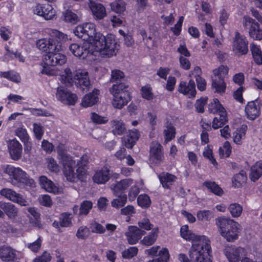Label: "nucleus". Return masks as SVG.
I'll return each instance as SVG.
<instances>
[{"instance_id": "f257e3e1", "label": "nucleus", "mask_w": 262, "mask_h": 262, "mask_svg": "<svg viewBox=\"0 0 262 262\" xmlns=\"http://www.w3.org/2000/svg\"><path fill=\"white\" fill-rule=\"evenodd\" d=\"M84 25L85 41L94 43L96 50L103 55L110 57L116 54L119 45L114 35L110 34L105 36L97 33L95 26L92 23H85Z\"/></svg>"}, {"instance_id": "f03ea898", "label": "nucleus", "mask_w": 262, "mask_h": 262, "mask_svg": "<svg viewBox=\"0 0 262 262\" xmlns=\"http://www.w3.org/2000/svg\"><path fill=\"white\" fill-rule=\"evenodd\" d=\"M57 38H50L48 40L40 39L36 43L40 50L47 52L43 61L46 66L62 65L67 61L66 56L60 53L62 50L61 42Z\"/></svg>"}, {"instance_id": "7ed1b4c3", "label": "nucleus", "mask_w": 262, "mask_h": 262, "mask_svg": "<svg viewBox=\"0 0 262 262\" xmlns=\"http://www.w3.org/2000/svg\"><path fill=\"white\" fill-rule=\"evenodd\" d=\"M61 80L67 86H70L75 83L83 93L88 91L91 86L88 72L81 69L76 70L73 73L69 68H67L61 76Z\"/></svg>"}, {"instance_id": "20e7f679", "label": "nucleus", "mask_w": 262, "mask_h": 262, "mask_svg": "<svg viewBox=\"0 0 262 262\" xmlns=\"http://www.w3.org/2000/svg\"><path fill=\"white\" fill-rule=\"evenodd\" d=\"M192 244L189 251V256L192 262H211L212 252L210 241L207 237Z\"/></svg>"}, {"instance_id": "39448f33", "label": "nucleus", "mask_w": 262, "mask_h": 262, "mask_svg": "<svg viewBox=\"0 0 262 262\" xmlns=\"http://www.w3.org/2000/svg\"><path fill=\"white\" fill-rule=\"evenodd\" d=\"M216 225L221 235L228 242L238 238L239 225L230 217H220L216 219Z\"/></svg>"}, {"instance_id": "423d86ee", "label": "nucleus", "mask_w": 262, "mask_h": 262, "mask_svg": "<svg viewBox=\"0 0 262 262\" xmlns=\"http://www.w3.org/2000/svg\"><path fill=\"white\" fill-rule=\"evenodd\" d=\"M128 88V85L124 83H120L118 84H113L110 89V92L114 97L112 104L115 108L121 109L130 100Z\"/></svg>"}, {"instance_id": "0eeeda50", "label": "nucleus", "mask_w": 262, "mask_h": 262, "mask_svg": "<svg viewBox=\"0 0 262 262\" xmlns=\"http://www.w3.org/2000/svg\"><path fill=\"white\" fill-rule=\"evenodd\" d=\"M57 151L58 159L62 163L63 173L67 180L72 182H74L76 179V173L74 172L75 161L72 157L66 153L62 145L57 147Z\"/></svg>"}, {"instance_id": "6e6552de", "label": "nucleus", "mask_w": 262, "mask_h": 262, "mask_svg": "<svg viewBox=\"0 0 262 262\" xmlns=\"http://www.w3.org/2000/svg\"><path fill=\"white\" fill-rule=\"evenodd\" d=\"M5 172L9 176L10 182L13 185L21 187L31 185L33 180L29 178L28 174L19 168L7 166Z\"/></svg>"}, {"instance_id": "1a4fd4ad", "label": "nucleus", "mask_w": 262, "mask_h": 262, "mask_svg": "<svg viewBox=\"0 0 262 262\" xmlns=\"http://www.w3.org/2000/svg\"><path fill=\"white\" fill-rule=\"evenodd\" d=\"M228 73V67L223 65L213 70L211 88L214 93L222 94L225 92L226 84L224 81V77Z\"/></svg>"}, {"instance_id": "9d476101", "label": "nucleus", "mask_w": 262, "mask_h": 262, "mask_svg": "<svg viewBox=\"0 0 262 262\" xmlns=\"http://www.w3.org/2000/svg\"><path fill=\"white\" fill-rule=\"evenodd\" d=\"M244 26H249V33L253 39L262 40V30L259 28V24L249 16L244 17Z\"/></svg>"}, {"instance_id": "9b49d317", "label": "nucleus", "mask_w": 262, "mask_h": 262, "mask_svg": "<svg viewBox=\"0 0 262 262\" xmlns=\"http://www.w3.org/2000/svg\"><path fill=\"white\" fill-rule=\"evenodd\" d=\"M149 158L150 161L160 165L164 159L162 146L157 141H153L150 146Z\"/></svg>"}, {"instance_id": "f8f14e48", "label": "nucleus", "mask_w": 262, "mask_h": 262, "mask_svg": "<svg viewBox=\"0 0 262 262\" xmlns=\"http://www.w3.org/2000/svg\"><path fill=\"white\" fill-rule=\"evenodd\" d=\"M7 145L11 158L15 161L20 159L23 152L21 144L16 139H13L7 141Z\"/></svg>"}, {"instance_id": "ddd939ff", "label": "nucleus", "mask_w": 262, "mask_h": 262, "mask_svg": "<svg viewBox=\"0 0 262 262\" xmlns=\"http://www.w3.org/2000/svg\"><path fill=\"white\" fill-rule=\"evenodd\" d=\"M56 95L58 100L68 105H74L77 100L76 94L71 93L62 87L57 88Z\"/></svg>"}, {"instance_id": "4468645a", "label": "nucleus", "mask_w": 262, "mask_h": 262, "mask_svg": "<svg viewBox=\"0 0 262 262\" xmlns=\"http://www.w3.org/2000/svg\"><path fill=\"white\" fill-rule=\"evenodd\" d=\"M248 41L246 37L236 32L233 43V50L240 55H245L248 51Z\"/></svg>"}, {"instance_id": "2eb2a0df", "label": "nucleus", "mask_w": 262, "mask_h": 262, "mask_svg": "<svg viewBox=\"0 0 262 262\" xmlns=\"http://www.w3.org/2000/svg\"><path fill=\"white\" fill-rule=\"evenodd\" d=\"M178 92L189 98H193L196 95L195 84L194 80L190 79L188 83L181 81L178 86Z\"/></svg>"}, {"instance_id": "dca6fc26", "label": "nucleus", "mask_w": 262, "mask_h": 262, "mask_svg": "<svg viewBox=\"0 0 262 262\" xmlns=\"http://www.w3.org/2000/svg\"><path fill=\"white\" fill-rule=\"evenodd\" d=\"M145 234V232L137 226L128 227V231L125 233L128 243L130 245L135 244Z\"/></svg>"}, {"instance_id": "f3484780", "label": "nucleus", "mask_w": 262, "mask_h": 262, "mask_svg": "<svg viewBox=\"0 0 262 262\" xmlns=\"http://www.w3.org/2000/svg\"><path fill=\"white\" fill-rule=\"evenodd\" d=\"M262 105L257 100L249 102L245 107V112L247 118L253 120L260 115V107Z\"/></svg>"}, {"instance_id": "a211bd4d", "label": "nucleus", "mask_w": 262, "mask_h": 262, "mask_svg": "<svg viewBox=\"0 0 262 262\" xmlns=\"http://www.w3.org/2000/svg\"><path fill=\"white\" fill-rule=\"evenodd\" d=\"M89 159L87 155H83L77 162L78 168L76 170V177L81 181H83L87 174V165Z\"/></svg>"}, {"instance_id": "6ab92c4d", "label": "nucleus", "mask_w": 262, "mask_h": 262, "mask_svg": "<svg viewBox=\"0 0 262 262\" xmlns=\"http://www.w3.org/2000/svg\"><path fill=\"white\" fill-rule=\"evenodd\" d=\"M89 7L96 20H101L106 15L105 8L101 4L91 1Z\"/></svg>"}, {"instance_id": "aec40b11", "label": "nucleus", "mask_w": 262, "mask_h": 262, "mask_svg": "<svg viewBox=\"0 0 262 262\" xmlns=\"http://www.w3.org/2000/svg\"><path fill=\"white\" fill-rule=\"evenodd\" d=\"M0 258L4 261L13 262L16 260V251L9 246H2Z\"/></svg>"}, {"instance_id": "412c9836", "label": "nucleus", "mask_w": 262, "mask_h": 262, "mask_svg": "<svg viewBox=\"0 0 262 262\" xmlns=\"http://www.w3.org/2000/svg\"><path fill=\"white\" fill-rule=\"evenodd\" d=\"M245 255V250L241 247H233L226 252V255L230 262H239L241 257Z\"/></svg>"}, {"instance_id": "4be33fe9", "label": "nucleus", "mask_w": 262, "mask_h": 262, "mask_svg": "<svg viewBox=\"0 0 262 262\" xmlns=\"http://www.w3.org/2000/svg\"><path fill=\"white\" fill-rule=\"evenodd\" d=\"M158 178L162 186L165 189H171V186L177 179L176 176L166 172L160 173Z\"/></svg>"}, {"instance_id": "5701e85b", "label": "nucleus", "mask_w": 262, "mask_h": 262, "mask_svg": "<svg viewBox=\"0 0 262 262\" xmlns=\"http://www.w3.org/2000/svg\"><path fill=\"white\" fill-rule=\"evenodd\" d=\"M69 50L75 56L85 58L90 54L89 48L86 46H81L77 43H72L69 46Z\"/></svg>"}, {"instance_id": "b1692460", "label": "nucleus", "mask_w": 262, "mask_h": 262, "mask_svg": "<svg viewBox=\"0 0 262 262\" xmlns=\"http://www.w3.org/2000/svg\"><path fill=\"white\" fill-rule=\"evenodd\" d=\"M99 91L95 89L92 92L86 94L82 98L81 105L85 107L94 105L98 101Z\"/></svg>"}, {"instance_id": "393cba45", "label": "nucleus", "mask_w": 262, "mask_h": 262, "mask_svg": "<svg viewBox=\"0 0 262 262\" xmlns=\"http://www.w3.org/2000/svg\"><path fill=\"white\" fill-rule=\"evenodd\" d=\"M110 179V170L104 167L101 170L96 172L93 177L94 182L97 184H104Z\"/></svg>"}, {"instance_id": "a878e982", "label": "nucleus", "mask_w": 262, "mask_h": 262, "mask_svg": "<svg viewBox=\"0 0 262 262\" xmlns=\"http://www.w3.org/2000/svg\"><path fill=\"white\" fill-rule=\"evenodd\" d=\"M133 184V180L129 179H124L112 185L114 194L125 193L124 190L127 189Z\"/></svg>"}, {"instance_id": "bb28decb", "label": "nucleus", "mask_w": 262, "mask_h": 262, "mask_svg": "<svg viewBox=\"0 0 262 262\" xmlns=\"http://www.w3.org/2000/svg\"><path fill=\"white\" fill-rule=\"evenodd\" d=\"M180 232L183 238L186 240H192L193 243L199 242L203 239L202 237H206L205 236H199L191 233L190 231L188 230V226L187 225L182 226L181 228Z\"/></svg>"}, {"instance_id": "cd10ccee", "label": "nucleus", "mask_w": 262, "mask_h": 262, "mask_svg": "<svg viewBox=\"0 0 262 262\" xmlns=\"http://www.w3.org/2000/svg\"><path fill=\"white\" fill-rule=\"evenodd\" d=\"M112 131L115 135H121L126 130L125 125L121 120L114 119L110 122Z\"/></svg>"}, {"instance_id": "c85d7f7f", "label": "nucleus", "mask_w": 262, "mask_h": 262, "mask_svg": "<svg viewBox=\"0 0 262 262\" xmlns=\"http://www.w3.org/2000/svg\"><path fill=\"white\" fill-rule=\"evenodd\" d=\"M3 212L9 219H14L18 215V209L14 205L10 203L4 202Z\"/></svg>"}, {"instance_id": "c756f323", "label": "nucleus", "mask_w": 262, "mask_h": 262, "mask_svg": "<svg viewBox=\"0 0 262 262\" xmlns=\"http://www.w3.org/2000/svg\"><path fill=\"white\" fill-rule=\"evenodd\" d=\"M262 176V161L257 162L251 168L250 178L253 182L257 181Z\"/></svg>"}, {"instance_id": "7c9ffc66", "label": "nucleus", "mask_w": 262, "mask_h": 262, "mask_svg": "<svg viewBox=\"0 0 262 262\" xmlns=\"http://www.w3.org/2000/svg\"><path fill=\"white\" fill-rule=\"evenodd\" d=\"M39 184L41 188L45 189L47 191L50 192H55L57 188L53 182L48 179L46 176H40L39 178Z\"/></svg>"}, {"instance_id": "2f4dec72", "label": "nucleus", "mask_w": 262, "mask_h": 262, "mask_svg": "<svg viewBox=\"0 0 262 262\" xmlns=\"http://www.w3.org/2000/svg\"><path fill=\"white\" fill-rule=\"evenodd\" d=\"M116 198L111 202L113 208L119 209L123 207L127 203V197L125 193L114 194Z\"/></svg>"}, {"instance_id": "473e14b6", "label": "nucleus", "mask_w": 262, "mask_h": 262, "mask_svg": "<svg viewBox=\"0 0 262 262\" xmlns=\"http://www.w3.org/2000/svg\"><path fill=\"white\" fill-rule=\"evenodd\" d=\"M219 113V116L215 117L212 121V127L214 129L222 127L228 121L226 111Z\"/></svg>"}, {"instance_id": "72a5a7b5", "label": "nucleus", "mask_w": 262, "mask_h": 262, "mask_svg": "<svg viewBox=\"0 0 262 262\" xmlns=\"http://www.w3.org/2000/svg\"><path fill=\"white\" fill-rule=\"evenodd\" d=\"M203 185L205 186L210 192L217 195L221 196L224 193L223 189L215 182L205 181L203 183Z\"/></svg>"}, {"instance_id": "f704fd0d", "label": "nucleus", "mask_w": 262, "mask_h": 262, "mask_svg": "<svg viewBox=\"0 0 262 262\" xmlns=\"http://www.w3.org/2000/svg\"><path fill=\"white\" fill-rule=\"evenodd\" d=\"M247 179L246 172L244 170H241L235 174L232 179V183L235 187L239 188L244 184Z\"/></svg>"}, {"instance_id": "c9c22d12", "label": "nucleus", "mask_w": 262, "mask_h": 262, "mask_svg": "<svg viewBox=\"0 0 262 262\" xmlns=\"http://www.w3.org/2000/svg\"><path fill=\"white\" fill-rule=\"evenodd\" d=\"M247 129V126L246 125H242L240 128L236 129L233 133V141L236 144H241V140L245 138Z\"/></svg>"}, {"instance_id": "e433bc0d", "label": "nucleus", "mask_w": 262, "mask_h": 262, "mask_svg": "<svg viewBox=\"0 0 262 262\" xmlns=\"http://www.w3.org/2000/svg\"><path fill=\"white\" fill-rule=\"evenodd\" d=\"M158 228L154 229L149 234L145 236L141 241L142 244L147 246L153 245L157 240L158 237Z\"/></svg>"}, {"instance_id": "4c0bfd02", "label": "nucleus", "mask_w": 262, "mask_h": 262, "mask_svg": "<svg viewBox=\"0 0 262 262\" xmlns=\"http://www.w3.org/2000/svg\"><path fill=\"white\" fill-rule=\"evenodd\" d=\"M208 110L210 113L215 114L225 111L217 99H214L213 101L208 105Z\"/></svg>"}, {"instance_id": "58836bf2", "label": "nucleus", "mask_w": 262, "mask_h": 262, "mask_svg": "<svg viewBox=\"0 0 262 262\" xmlns=\"http://www.w3.org/2000/svg\"><path fill=\"white\" fill-rule=\"evenodd\" d=\"M111 9L115 13L121 14L125 10V4L122 0H118L111 4Z\"/></svg>"}, {"instance_id": "ea45409f", "label": "nucleus", "mask_w": 262, "mask_h": 262, "mask_svg": "<svg viewBox=\"0 0 262 262\" xmlns=\"http://www.w3.org/2000/svg\"><path fill=\"white\" fill-rule=\"evenodd\" d=\"M231 215L233 217H239L243 211V207L238 203L231 204L228 208Z\"/></svg>"}, {"instance_id": "a19ab883", "label": "nucleus", "mask_w": 262, "mask_h": 262, "mask_svg": "<svg viewBox=\"0 0 262 262\" xmlns=\"http://www.w3.org/2000/svg\"><path fill=\"white\" fill-rule=\"evenodd\" d=\"M63 20L66 22L72 24H75L79 21V19L77 14L69 10H67L63 13Z\"/></svg>"}, {"instance_id": "79ce46f5", "label": "nucleus", "mask_w": 262, "mask_h": 262, "mask_svg": "<svg viewBox=\"0 0 262 262\" xmlns=\"http://www.w3.org/2000/svg\"><path fill=\"white\" fill-rule=\"evenodd\" d=\"M124 79V73L119 70H113L112 72L111 81L115 82V84H118L122 83V81Z\"/></svg>"}, {"instance_id": "37998d69", "label": "nucleus", "mask_w": 262, "mask_h": 262, "mask_svg": "<svg viewBox=\"0 0 262 262\" xmlns=\"http://www.w3.org/2000/svg\"><path fill=\"white\" fill-rule=\"evenodd\" d=\"M159 257L149 260L148 262H167L169 258L168 250L166 248H163L159 252Z\"/></svg>"}, {"instance_id": "c03bdc74", "label": "nucleus", "mask_w": 262, "mask_h": 262, "mask_svg": "<svg viewBox=\"0 0 262 262\" xmlns=\"http://www.w3.org/2000/svg\"><path fill=\"white\" fill-rule=\"evenodd\" d=\"M56 15L55 10L51 5H48L43 7L42 17L46 20L52 19Z\"/></svg>"}, {"instance_id": "a18cd8bd", "label": "nucleus", "mask_w": 262, "mask_h": 262, "mask_svg": "<svg viewBox=\"0 0 262 262\" xmlns=\"http://www.w3.org/2000/svg\"><path fill=\"white\" fill-rule=\"evenodd\" d=\"M165 137V142L167 143L175 137V128L172 126H167L166 128L163 131Z\"/></svg>"}, {"instance_id": "49530a36", "label": "nucleus", "mask_w": 262, "mask_h": 262, "mask_svg": "<svg viewBox=\"0 0 262 262\" xmlns=\"http://www.w3.org/2000/svg\"><path fill=\"white\" fill-rule=\"evenodd\" d=\"M138 205L142 208H148L151 204L149 197L145 194L140 195L137 199Z\"/></svg>"}, {"instance_id": "de8ad7c7", "label": "nucleus", "mask_w": 262, "mask_h": 262, "mask_svg": "<svg viewBox=\"0 0 262 262\" xmlns=\"http://www.w3.org/2000/svg\"><path fill=\"white\" fill-rule=\"evenodd\" d=\"M93 204L90 201L82 202L79 208V215H87L90 210L92 208Z\"/></svg>"}, {"instance_id": "09e8293b", "label": "nucleus", "mask_w": 262, "mask_h": 262, "mask_svg": "<svg viewBox=\"0 0 262 262\" xmlns=\"http://www.w3.org/2000/svg\"><path fill=\"white\" fill-rule=\"evenodd\" d=\"M71 214L67 213H63L59 217L60 226L62 227H67L72 225Z\"/></svg>"}, {"instance_id": "8fccbe9b", "label": "nucleus", "mask_w": 262, "mask_h": 262, "mask_svg": "<svg viewBox=\"0 0 262 262\" xmlns=\"http://www.w3.org/2000/svg\"><path fill=\"white\" fill-rule=\"evenodd\" d=\"M1 75L15 82H19L20 80L19 76L13 71L1 72Z\"/></svg>"}, {"instance_id": "3c124183", "label": "nucleus", "mask_w": 262, "mask_h": 262, "mask_svg": "<svg viewBox=\"0 0 262 262\" xmlns=\"http://www.w3.org/2000/svg\"><path fill=\"white\" fill-rule=\"evenodd\" d=\"M0 193L2 195L12 201H15V198L18 194L12 189L9 188H3L1 190Z\"/></svg>"}, {"instance_id": "603ef678", "label": "nucleus", "mask_w": 262, "mask_h": 262, "mask_svg": "<svg viewBox=\"0 0 262 262\" xmlns=\"http://www.w3.org/2000/svg\"><path fill=\"white\" fill-rule=\"evenodd\" d=\"M90 234L89 229L86 226L79 227L76 233V236L82 239H86Z\"/></svg>"}, {"instance_id": "864d4df0", "label": "nucleus", "mask_w": 262, "mask_h": 262, "mask_svg": "<svg viewBox=\"0 0 262 262\" xmlns=\"http://www.w3.org/2000/svg\"><path fill=\"white\" fill-rule=\"evenodd\" d=\"M91 119L95 124H105L108 121L106 117H102L95 113H92L91 114Z\"/></svg>"}, {"instance_id": "5fc2aeb1", "label": "nucleus", "mask_w": 262, "mask_h": 262, "mask_svg": "<svg viewBox=\"0 0 262 262\" xmlns=\"http://www.w3.org/2000/svg\"><path fill=\"white\" fill-rule=\"evenodd\" d=\"M151 90L152 89L149 85L143 86L141 89L142 97L148 100H152L154 97V95L151 92Z\"/></svg>"}, {"instance_id": "6e6d98bb", "label": "nucleus", "mask_w": 262, "mask_h": 262, "mask_svg": "<svg viewBox=\"0 0 262 262\" xmlns=\"http://www.w3.org/2000/svg\"><path fill=\"white\" fill-rule=\"evenodd\" d=\"M138 249L136 247H132L129 249L125 250L122 253V255L125 258H132L137 254Z\"/></svg>"}, {"instance_id": "4d7b16f0", "label": "nucleus", "mask_w": 262, "mask_h": 262, "mask_svg": "<svg viewBox=\"0 0 262 262\" xmlns=\"http://www.w3.org/2000/svg\"><path fill=\"white\" fill-rule=\"evenodd\" d=\"M33 132L34 133L36 138L38 140H40L44 133L43 127L40 123H33Z\"/></svg>"}, {"instance_id": "13d9d810", "label": "nucleus", "mask_w": 262, "mask_h": 262, "mask_svg": "<svg viewBox=\"0 0 262 262\" xmlns=\"http://www.w3.org/2000/svg\"><path fill=\"white\" fill-rule=\"evenodd\" d=\"M42 240L39 236L36 241L28 244V248L33 252H37L40 249Z\"/></svg>"}, {"instance_id": "bf43d9fd", "label": "nucleus", "mask_w": 262, "mask_h": 262, "mask_svg": "<svg viewBox=\"0 0 262 262\" xmlns=\"http://www.w3.org/2000/svg\"><path fill=\"white\" fill-rule=\"evenodd\" d=\"M15 133L24 143H25L28 140L29 136L26 129L22 127H18L16 129Z\"/></svg>"}, {"instance_id": "052dcab7", "label": "nucleus", "mask_w": 262, "mask_h": 262, "mask_svg": "<svg viewBox=\"0 0 262 262\" xmlns=\"http://www.w3.org/2000/svg\"><path fill=\"white\" fill-rule=\"evenodd\" d=\"M74 33L78 37L85 41V29L84 24L77 26L73 31Z\"/></svg>"}, {"instance_id": "680f3d73", "label": "nucleus", "mask_w": 262, "mask_h": 262, "mask_svg": "<svg viewBox=\"0 0 262 262\" xmlns=\"http://www.w3.org/2000/svg\"><path fill=\"white\" fill-rule=\"evenodd\" d=\"M197 217L199 220L209 221L212 217L211 211L209 210L200 211L197 213Z\"/></svg>"}, {"instance_id": "e2e57ef3", "label": "nucleus", "mask_w": 262, "mask_h": 262, "mask_svg": "<svg viewBox=\"0 0 262 262\" xmlns=\"http://www.w3.org/2000/svg\"><path fill=\"white\" fill-rule=\"evenodd\" d=\"M207 97H202L196 100L195 103L196 110L199 113H203L204 111V106L207 102Z\"/></svg>"}, {"instance_id": "0e129e2a", "label": "nucleus", "mask_w": 262, "mask_h": 262, "mask_svg": "<svg viewBox=\"0 0 262 262\" xmlns=\"http://www.w3.org/2000/svg\"><path fill=\"white\" fill-rule=\"evenodd\" d=\"M138 224L140 228L144 229L146 230H150L154 227V225L150 223L149 220L148 219H143L138 222Z\"/></svg>"}, {"instance_id": "69168bd1", "label": "nucleus", "mask_w": 262, "mask_h": 262, "mask_svg": "<svg viewBox=\"0 0 262 262\" xmlns=\"http://www.w3.org/2000/svg\"><path fill=\"white\" fill-rule=\"evenodd\" d=\"M48 169L53 172H57L59 170L58 165L56 161L53 158H49L47 160Z\"/></svg>"}, {"instance_id": "338daca9", "label": "nucleus", "mask_w": 262, "mask_h": 262, "mask_svg": "<svg viewBox=\"0 0 262 262\" xmlns=\"http://www.w3.org/2000/svg\"><path fill=\"white\" fill-rule=\"evenodd\" d=\"M39 201L41 205L46 207H50L52 205V202L49 195H42L39 198Z\"/></svg>"}, {"instance_id": "774afa93", "label": "nucleus", "mask_w": 262, "mask_h": 262, "mask_svg": "<svg viewBox=\"0 0 262 262\" xmlns=\"http://www.w3.org/2000/svg\"><path fill=\"white\" fill-rule=\"evenodd\" d=\"M30 110L33 115L36 116H42L48 117L51 116L50 113L45 110L31 108Z\"/></svg>"}]
</instances>
